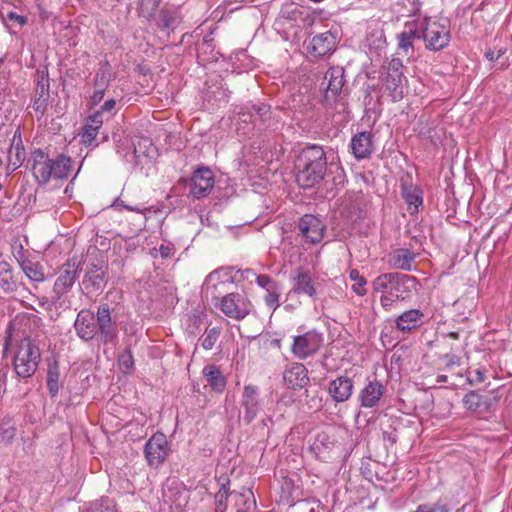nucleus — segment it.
I'll return each instance as SVG.
<instances>
[{"label":"nucleus","instance_id":"nucleus-1","mask_svg":"<svg viewBox=\"0 0 512 512\" xmlns=\"http://www.w3.org/2000/svg\"><path fill=\"white\" fill-rule=\"evenodd\" d=\"M231 268H221L211 272L202 286V293L212 301L220 300V310L229 318L242 320L250 314L253 305L243 293L232 292L221 297L222 290L233 282Z\"/></svg>","mask_w":512,"mask_h":512},{"label":"nucleus","instance_id":"nucleus-2","mask_svg":"<svg viewBox=\"0 0 512 512\" xmlns=\"http://www.w3.org/2000/svg\"><path fill=\"white\" fill-rule=\"evenodd\" d=\"M296 181L304 189L313 188L325 177L327 171L326 152L322 146L309 145L303 148L296 160Z\"/></svg>","mask_w":512,"mask_h":512},{"label":"nucleus","instance_id":"nucleus-3","mask_svg":"<svg viewBox=\"0 0 512 512\" xmlns=\"http://www.w3.org/2000/svg\"><path fill=\"white\" fill-rule=\"evenodd\" d=\"M31 171L39 185L47 184L51 179L68 178L71 168V158L64 154H59L55 159H51L41 149H35L31 154Z\"/></svg>","mask_w":512,"mask_h":512},{"label":"nucleus","instance_id":"nucleus-4","mask_svg":"<svg viewBox=\"0 0 512 512\" xmlns=\"http://www.w3.org/2000/svg\"><path fill=\"white\" fill-rule=\"evenodd\" d=\"M416 278L399 272L384 273L372 282L375 292L388 293L392 297L405 300L416 289Z\"/></svg>","mask_w":512,"mask_h":512},{"label":"nucleus","instance_id":"nucleus-5","mask_svg":"<svg viewBox=\"0 0 512 512\" xmlns=\"http://www.w3.org/2000/svg\"><path fill=\"white\" fill-rule=\"evenodd\" d=\"M40 359L39 347L28 337L22 339L17 344L13 358L15 373L21 378L32 377L38 369Z\"/></svg>","mask_w":512,"mask_h":512},{"label":"nucleus","instance_id":"nucleus-6","mask_svg":"<svg viewBox=\"0 0 512 512\" xmlns=\"http://www.w3.org/2000/svg\"><path fill=\"white\" fill-rule=\"evenodd\" d=\"M422 39L426 49L440 51L450 42V30L447 21H437L430 17H424L420 22Z\"/></svg>","mask_w":512,"mask_h":512},{"label":"nucleus","instance_id":"nucleus-7","mask_svg":"<svg viewBox=\"0 0 512 512\" xmlns=\"http://www.w3.org/2000/svg\"><path fill=\"white\" fill-rule=\"evenodd\" d=\"M345 84V74L342 67L336 66L329 68L321 82V88L324 90V101L327 105L337 103L342 110L346 109V101L343 95V86Z\"/></svg>","mask_w":512,"mask_h":512},{"label":"nucleus","instance_id":"nucleus-8","mask_svg":"<svg viewBox=\"0 0 512 512\" xmlns=\"http://www.w3.org/2000/svg\"><path fill=\"white\" fill-rule=\"evenodd\" d=\"M323 342V333L316 329H312L304 334L293 337L291 352L296 358L305 360L317 353L323 345Z\"/></svg>","mask_w":512,"mask_h":512},{"label":"nucleus","instance_id":"nucleus-9","mask_svg":"<svg viewBox=\"0 0 512 512\" xmlns=\"http://www.w3.org/2000/svg\"><path fill=\"white\" fill-rule=\"evenodd\" d=\"M96 325L98 340L103 344H113L118 339V324L112 317V309L107 303H102L96 310Z\"/></svg>","mask_w":512,"mask_h":512},{"label":"nucleus","instance_id":"nucleus-10","mask_svg":"<svg viewBox=\"0 0 512 512\" xmlns=\"http://www.w3.org/2000/svg\"><path fill=\"white\" fill-rule=\"evenodd\" d=\"M170 453L167 437L162 432L154 433L145 443L144 454L147 463L151 467L162 465Z\"/></svg>","mask_w":512,"mask_h":512},{"label":"nucleus","instance_id":"nucleus-11","mask_svg":"<svg viewBox=\"0 0 512 512\" xmlns=\"http://www.w3.org/2000/svg\"><path fill=\"white\" fill-rule=\"evenodd\" d=\"M79 264L70 261L64 263L60 270L59 275L53 286L54 295L51 298V302L56 304L61 297L70 291L78 277Z\"/></svg>","mask_w":512,"mask_h":512},{"label":"nucleus","instance_id":"nucleus-12","mask_svg":"<svg viewBox=\"0 0 512 512\" xmlns=\"http://www.w3.org/2000/svg\"><path fill=\"white\" fill-rule=\"evenodd\" d=\"M215 185L213 172L208 167H200L194 171L190 178L189 195L194 199L207 197Z\"/></svg>","mask_w":512,"mask_h":512},{"label":"nucleus","instance_id":"nucleus-13","mask_svg":"<svg viewBox=\"0 0 512 512\" xmlns=\"http://www.w3.org/2000/svg\"><path fill=\"white\" fill-rule=\"evenodd\" d=\"M299 235L308 243L317 244L322 241L325 225L322 220L312 214L303 215L298 223Z\"/></svg>","mask_w":512,"mask_h":512},{"label":"nucleus","instance_id":"nucleus-14","mask_svg":"<svg viewBox=\"0 0 512 512\" xmlns=\"http://www.w3.org/2000/svg\"><path fill=\"white\" fill-rule=\"evenodd\" d=\"M425 314L420 309H409L399 314L394 320V328L403 337L415 333L424 324Z\"/></svg>","mask_w":512,"mask_h":512},{"label":"nucleus","instance_id":"nucleus-15","mask_svg":"<svg viewBox=\"0 0 512 512\" xmlns=\"http://www.w3.org/2000/svg\"><path fill=\"white\" fill-rule=\"evenodd\" d=\"M37 75L38 79L32 99V108L37 114V118L41 119L46 113L50 99V82L47 72L38 71Z\"/></svg>","mask_w":512,"mask_h":512},{"label":"nucleus","instance_id":"nucleus-16","mask_svg":"<svg viewBox=\"0 0 512 512\" xmlns=\"http://www.w3.org/2000/svg\"><path fill=\"white\" fill-rule=\"evenodd\" d=\"M292 288L291 293L296 295H305L311 299H316L317 289L312 279L311 272L308 269L298 267L291 272Z\"/></svg>","mask_w":512,"mask_h":512},{"label":"nucleus","instance_id":"nucleus-17","mask_svg":"<svg viewBox=\"0 0 512 512\" xmlns=\"http://www.w3.org/2000/svg\"><path fill=\"white\" fill-rule=\"evenodd\" d=\"M74 328L77 336L83 341L98 339V329L96 325V313L88 309H82L76 317Z\"/></svg>","mask_w":512,"mask_h":512},{"label":"nucleus","instance_id":"nucleus-18","mask_svg":"<svg viewBox=\"0 0 512 512\" xmlns=\"http://www.w3.org/2000/svg\"><path fill=\"white\" fill-rule=\"evenodd\" d=\"M107 270L103 262L89 264L82 281L84 288L93 292L102 290L107 282Z\"/></svg>","mask_w":512,"mask_h":512},{"label":"nucleus","instance_id":"nucleus-19","mask_svg":"<svg viewBox=\"0 0 512 512\" xmlns=\"http://www.w3.org/2000/svg\"><path fill=\"white\" fill-rule=\"evenodd\" d=\"M244 409L243 420L250 424L261 410L258 388L254 385H245L241 398Z\"/></svg>","mask_w":512,"mask_h":512},{"label":"nucleus","instance_id":"nucleus-20","mask_svg":"<svg viewBox=\"0 0 512 512\" xmlns=\"http://www.w3.org/2000/svg\"><path fill=\"white\" fill-rule=\"evenodd\" d=\"M352 155L357 160L367 159L374 151V136L370 131H361L353 135L350 141Z\"/></svg>","mask_w":512,"mask_h":512},{"label":"nucleus","instance_id":"nucleus-21","mask_svg":"<svg viewBox=\"0 0 512 512\" xmlns=\"http://www.w3.org/2000/svg\"><path fill=\"white\" fill-rule=\"evenodd\" d=\"M337 35L332 31H326L312 37L309 53L316 57H323L335 51Z\"/></svg>","mask_w":512,"mask_h":512},{"label":"nucleus","instance_id":"nucleus-22","mask_svg":"<svg viewBox=\"0 0 512 512\" xmlns=\"http://www.w3.org/2000/svg\"><path fill=\"white\" fill-rule=\"evenodd\" d=\"M385 386L377 380L369 381L360 391V406L364 408L376 407L385 393Z\"/></svg>","mask_w":512,"mask_h":512},{"label":"nucleus","instance_id":"nucleus-23","mask_svg":"<svg viewBox=\"0 0 512 512\" xmlns=\"http://www.w3.org/2000/svg\"><path fill=\"white\" fill-rule=\"evenodd\" d=\"M286 385L291 389H300L309 382L308 370L302 363H292L283 373Z\"/></svg>","mask_w":512,"mask_h":512},{"label":"nucleus","instance_id":"nucleus-24","mask_svg":"<svg viewBox=\"0 0 512 512\" xmlns=\"http://www.w3.org/2000/svg\"><path fill=\"white\" fill-rule=\"evenodd\" d=\"M353 380L347 376H339L329 383L328 393L335 402L347 401L353 393Z\"/></svg>","mask_w":512,"mask_h":512},{"label":"nucleus","instance_id":"nucleus-25","mask_svg":"<svg viewBox=\"0 0 512 512\" xmlns=\"http://www.w3.org/2000/svg\"><path fill=\"white\" fill-rule=\"evenodd\" d=\"M25 158L26 152L21 139V134L19 131H16L13 136L11 147L8 153L7 174L9 175L10 173L18 169L23 164Z\"/></svg>","mask_w":512,"mask_h":512},{"label":"nucleus","instance_id":"nucleus-26","mask_svg":"<svg viewBox=\"0 0 512 512\" xmlns=\"http://www.w3.org/2000/svg\"><path fill=\"white\" fill-rule=\"evenodd\" d=\"M462 403L468 411L487 413L491 407V398L473 390L464 395Z\"/></svg>","mask_w":512,"mask_h":512},{"label":"nucleus","instance_id":"nucleus-27","mask_svg":"<svg viewBox=\"0 0 512 512\" xmlns=\"http://www.w3.org/2000/svg\"><path fill=\"white\" fill-rule=\"evenodd\" d=\"M398 48L408 52V49L413 50V42L417 39H422V30L420 23L407 22L404 30L397 35Z\"/></svg>","mask_w":512,"mask_h":512},{"label":"nucleus","instance_id":"nucleus-28","mask_svg":"<svg viewBox=\"0 0 512 512\" xmlns=\"http://www.w3.org/2000/svg\"><path fill=\"white\" fill-rule=\"evenodd\" d=\"M415 258V253L409 249L400 248L389 254V264L395 269L411 271Z\"/></svg>","mask_w":512,"mask_h":512},{"label":"nucleus","instance_id":"nucleus-29","mask_svg":"<svg viewBox=\"0 0 512 512\" xmlns=\"http://www.w3.org/2000/svg\"><path fill=\"white\" fill-rule=\"evenodd\" d=\"M402 198L408 205V211L410 214L418 212V209L423 204V192L422 190L413 184L402 185Z\"/></svg>","mask_w":512,"mask_h":512},{"label":"nucleus","instance_id":"nucleus-30","mask_svg":"<svg viewBox=\"0 0 512 512\" xmlns=\"http://www.w3.org/2000/svg\"><path fill=\"white\" fill-rule=\"evenodd\" d=\"M202 374L213 391L221 393L226 387V378L216 365H206Z\"/></svg>","mask_w":512,"mask_h":512},{"label":"nucleus","instance_id":"nucleus-31","mask_svg":"<svg viewBox=\"0 0 512 512\" xmlns=\"http://www.w3.org/2000/svg\"><path fill=\"white\" fill-rule=\"evenodd\" d=\"M18 262L22 271L31 281L43 282L45 280L43 266L39 262H33L26 258L18 259Z\"/></svg>","mask_w":512,"mask_h":512},{"label":"nucleus","instance_id":"nucleus-32","mask_svg":"<svg viewBox=\"0 0 512 512\" xmlns=\"http://www.w3.org/2000/svg\"><path fill=\"white\" fill-rule=\"evenodd\" d=\"M220 488L215 494L216 509L215 512H225L227 509V500L230 494V479L228 477H220L218 479Z\"/></svg>","mask_w":512,"mask_h":512},{"label":"nucleus","instance_id":"nucleus-33","mask_svg":"<svg viewBox=\"0 0 512 512\" xmlns=\"http://www.w3.org/2000/svg\"><path fill=\"white\" fill-rule=\"evenodd\" d=\"M112 79V68L108 61H103L99 64V68L94 76L95 88L106 89Z\"/></svg>","mask_w":512,"mask_h":512},{"label":"nucleus","instance_id":"nucleus-34","mask_svg":"<svg viewBox=\"0 0 512 512\" xmlns=\"http://www.w3.org/2000/svg\"><path fill=\"white\" fill-rule=\"evenodd\" d=\"M179 13L175 9L163 8L160 10L157 25L161 29H174L179 23Z\"/></svg>","mask_w":512,"mask_h":512},{"label":"nucleus","instance_id":"nucleus-35","mask_svg":"<svg viewBox=\"0 0 512 512\" xmlns=\"http://www.w3.org/2000/svg\"><path fill=\"white\" fill-rule=\"evenodd\" d=\"M402 78L403 76H386L385 87L389 91V96L393 102H397L403 98Z\"/></svg>","mask_w":512,"mask_h":512},{"label":"nucleus","instance_id":"nucleus-36","mask_svg":"<svg viewBox=\"0 0 512 512\" xmlns=\"http://www.w3.org/2000/svg\"><path fill=\"white\" fill-rule=\"evenodd\" d=\"M59 365L56 361L48 364L47 371V389L52 397H55L59 391Z\"/></svg>","mask_w":512,"mask_h":512},{"label":"nucleus","instance_id":"nucleus-37","mask_svg":"<svg viewBox=\"0 0 512 512\" xmlns=\"http://www.w3.org/2000/svg\"><path fill=\"white\" fill-rule=\"evenodd\" d=\"M248 108L252 110L254 114V120H258L260 123L265 124L271 120L272 112L271 106L263 103H248Z\"/></svg>","mask_w":512,"mask_h":512},{"label":"nucleus","instance_id":"nucleus-38","mask_svg":"<svg viewBox=\"0 0 512 512\" xmlns=\"http://www.w3.org/2000/svg\"><path fill=\"white\" fill-rule=\"evenodd\" d=\"M0 286L4 291H13L15 281L13 280L11 265L6 261L0 262Z\"/></svg>","mask_w":512,"mask_h":512},{"label":"nucleus","instance_id":"nucleus-39","mask_svg":"<svg viewBox=\"0 0 512 512\" xmlns=\"http://www.w3.org/2000/svg\"><path fill=\"white\" fill-rule=\"evenodd\" d=\"M349 279L354 282L351 290L358 296H365L367 294L366 284L367 281L357 269H351L349 272Z\"/></svg>","mask_w":512,"mask_h":512},{"label":"nucleus","instance_id":"nucleus-40","mask_svg":"<svg viewBox=\"0 0 512 512\" xmlns=\"http://www.w3.org/2000/svg\"><path fill=\"white\" fill-rule=\"evenodd\" d=\"M338 448L337 442L331 438L327 433L322 432L318 434L316 441L314 442V449L319 453L324 451H332Z\"/></svg>","mask_w":512,"mask_h":512},{"label":"nucleus","instance_id":"nucleus-41","mask_svg":"<svg viewBox=\"0 0 512 512\" xmlns=\"http://www.w3.org/2000/svg\"><path fill=\"white\" fill-rule=\"evenodd\" d=\"M85 512H117V509L113 500L102 497L92 502Z\"/></svg>","mask_w":512,"mask_h":512},{"label":"nucleus","instance_id":"nucleus-42","mask_svg":"<svg viewBox=\"0 0 512 512\" xmlns=\"http://www.w3.org/2000/svg\"><path fill=\"white\" fill-rule=\"evenodd\" d=\"M449 505L442 499L434 503L426 502L417 506L413 512H450Z\"/></svg>","mask_w":512,"mask_h":512},{"label":"nucleus","instance_id":"nucleus-43","mask_svg":"<svg viewBox=\"0 0 512 512\" xmlns=\"http://www.w3.org/2000/svg\"><path fill=\"white\" fill-rule=\"evenodd\" d=\"M220 336V328L219 327H212L210 329H206L204 334L202 335L201 341H202V347L205 350H211L216 342L218 341Z\"/></svg>","mask_w":512,"mask_h":512},{"label":"nucleus","instance_id":"nucleus-44","mask_svg":"<svg viewBox=\"0 0 512 512\" xmlns=\"http://www.w3.org/2000/svg\"><path fill=\"white\" fill-rule=\"evenodd\" d=\"M280 290L281 285H277L268 291H266V294L264 296V302L267 307L271 308L273 311H275L279 306V298H280Z\"/></svg>","mask_w":512,"mask_h":512},{"label":"nucleus","instance_id":"nucleus-45","mask_svg":"<svg viewBox=\"0 0 512 512\" xmlns=\"http://www.w3.org/2000/svg\"><path fill=\"white\" fill-rule=\"evenodd\" d=\"M256 283L265 291H268L269 289L279 285V282H277L276 280H274L273 278L266 274L256 275Z\"/></svg>","mask_w":512,"mask_h":512},{"label":"nucleus","instance_id":"nucleus-46","mask_svg":"<svg viewBox=\"0 0 512 512\" xmlns=\"http://www.w3.org/2000/svg\"><path fill=\"white\" fill-rule=\"evenodd\" d=\"M98 131L99 128L86 123V125L84 126V132L82 134L83 142L90 144L93 140H95Z\"/></svg>","mask_w":512,"mask_h":512},{"label":"nucleus","instance_id":"nucleus-47","mask_svg":"<svg viewBox=\"0 0 512 512\" xmlns=\"http://www.w3.org/2000/svg\"><path fill=\"white\" fill-rule=\"evenodd\" d=\"M402 67H403V64L400 59H398V58L391 59V61L389 62V65H388L387 75H393L396 77L403 76Z\"/></svg>","mask_w":512,"mask_h":512},{"label":"nucleus","instance_id":"nucleus-48","mask_svg":"<svg viewBox=\"0 0 512 512\" xmlns=\"http://www.w3.org/2000/svg\"><path fill=\"white\" fill-rule=\"evenodd\" d=\"M441 360L444 361L446 368H452L454 366H459L461 363V358L454 353H446L441 356Z\"/></svg>","mask_w":512,"mask_h":512},{"label":"nucleus","instance_id":"nucleus-49","mask_svg":"<svg viewBox=\"0 0 512 512\" xmlns=\"http://www.w3.org/2000/svg\"><path fill=\"white\" fill-rule=\"evenodd\" d=\"M118 361L119 365L127 370L133 368L134 359L132 352L130 350H127L126 352L120 355Z\"/></svg>","mask_w":512,"mask_h":512},{"label":"nucleus","instance_id":"nucleus-50","mask_svg":"<svg viewBox=\"0 0 512 512\" xmlns=\"http://www.w3.org/2000/svg\"><path fill=\"white\" fill-rule=\"evenodd\" d=\"M239 118L243 122H255L254 120V114L252 113V110L248 108V104L243 106L241 108V111L239 112Z\"/></svg>","mask_w":512,"mask_h":512},{"label":"nucleus","instance_id":"nucleus-51","mask_svg":"<svg viewBox=\"0 0 512 512\" xmlns=\"http://www.w3.org/2000/svg\"><path fill=\"white\" fill-rule=\"evenodd\" d=\"M398 300V298L392 297V295H389L388 293H382L380 297V303L382 307L387 311L390 310L393 303Z\"/></svg>","mask_w":512,"mask_h":512},{"label":"nucleus","instance_id":"nucleus-52","mask_svg":"<svg viewBox=\"0 0 512 512\" xmlns=\"http://www.w3.org/2000/svg\"><path fill=\"white\" fill-rule=\"evenodd\" d=\"M7 19L17 23L20 27L24 26L27 23V17L19 15L14 11H10L7 13Z\"/></svg>","mask_w":512,"mask_h":512},{"label":"nucleus","instance_id":"nucleus-53","mask_svg":"<svg viewBox=\"0 0 512 512\" xmlns=\"http://www.w3.org/2000/svg\"><path fill=\"white\" fill-rule=\"evenodd\" d=\"M87 123L100 129L103 124V114L100 111H97L89 117Z\"/></svg>","mask_w":512,"mask_h":512},{"label":"nucleus","instance_id":"nucleus-54","mask_svg":"<svg viewBox=\"0 0 512 512\" xmlns=\"http://www.w3.org/2000/svg\"><path fill=\"white\" fill-rule=\"evenodd\" d=\"M474 375H475V378H471V377H468L467 378V382L469 384H474V383H481L485 380V374H484V371L481 370V369H476L474 372Z\"/></svg>","mask_w":512,"mask_h":512},{"label":"nucleus","instance_id":"nucleus-55","mask_svg":"<svg viewBox=\"0 0 512 512\" xmlns=\"http://www.w3.org/2000/svg\"><path fill=\"white\" fill-rule=\"evenodd\" d=\"M106 89L95 88L93 95L91 96V100L93 104H98L104 97Z\"/></svg>","mask_w":512,"mask_h":512},{"label":"nucleus","instance_id":"nucleus-56","mask_svg":"<svg viewBox=\"0 0 512 512\" xmlns=\"http://www.w3.org/2000/svg\"><path fill=\"white\" fill-rule=\"evenodd\" d=\"M116 101L114 99L107 100L102 106L100 112L103 114L104 112H112L115 108Z\"/></svg>","mask_w":512,"mask_h":512},{"label":"nucleus","instance_id":"nucleus-57","mask_svg":"<svg viewBox=\"0 0 512 512\" xmlns=\"http://www.w3.org/2000/svg\"><path fill=\"white\" fill-rule=\"evenodd\" d=\"M161 1L162 0H142L141 6L143 8L145 6V4L147 3L150 6L149 15H151L154 11H156V9L158 8Z\"/></svg>","mask_w":512,"mask_h":512},{"label":"nucleus","instance_id":"nucleus-58","mask_svg":"<svg viewBox=\"0 0 512 512\" xmlns=\"http://www.w3.org/2000/svg\"><path fill=\"white\" fill-rule=\"evenodd\" d=\"M115 205H116V206H122V207H123V208H125L126 210H128V211H132V212H141V211H142V210H141L140 208H138V207H134V206H130V205H125V204L123 203V201H122V200H120V199H117V200L115 201Z\"/></svg>","mask_w":512,"mask_h":512},{"label":"nucleus","instance_id":"nucleus-59","mask_svg":"<svg viewBox=\"0 0 512 512\" xmlns=\"http://www.w3.org/2000/svg\"><path fill=\"white\" fill-rule=\"evenodd\" d=\"M159 252L162 258H168L172 254V248L169 246L161 245Z\"/></svg>","mask_w":512,"mask_h":512},{"label":"nucleus","instance_id":"nucleus-60","mask_svg":"<svg viewBox=\"0 0 512 512\" xmlns=\"http://www.w3.org/2000/svg\"><path fill=\"white\" fill-rule=\"evenodd\" d=\"M485 56L490 61H495L501 56V51L495 53L494 51H488L485 53Z\"/></svg>","mask_w":512,"mask_h":512},{"label":"nucleus","instance_id":"nucleus-61","mask_svg":"<svg viewBox=\"0 0 512 512\" xmlns=\"http://www.w3.org/2000/svg\"><path fill=\"white\" fill-rule=\"evenodd\" d=\"M143 141L144 143L147 144V156H150L151 155V152L153 150V147H152V142L149 138H143V139H140L139 140V143Z\"/></svg>","mask_w":512,"mask_h":512},{"label":"nucleus","instance_id":"nucleus-62","mask_svg":"<svg viewBox=\"0 0 512 512\" xmlns=\"http://www.w3.org/2000/svg\"><path fill=\"white\" fill-rule=\"evenodd\" d=\"M250 275L256 277V273L252 269H245L241 271V277L248 278Z\"/></svg>","mask_w":512,"mask_h":512},{"label":"nucleus","instance_id":"nucleus-63","mask_svg":"<svg viewBox=\"0 0 512 512\" xmlns=\"http://www.w3.org/2000/svg\"><path fill=\"white\" fill-rule=\"evenodd\" d=\"M447 380H448L447 375H443V374H441V375H438V376L436 377V382H437V383H444V382H447Z\"/></svg>","mask_w":512,"mask_h":512},{"label":"nucleus","instance_id":"nucleus-64","mask_svg":"<svg viewBox=\"0 0 512 512\" xmlns=\"http://www.w3.org/2000/svg\"><path fill=\"white\" fill-rule=\"evenodd\" d=\"M447 336L452 338V339H458L459 338V333L458 332H450V333H448Z\"/></svg>","mask_w":512,"mask_h":512}]
</instances>
